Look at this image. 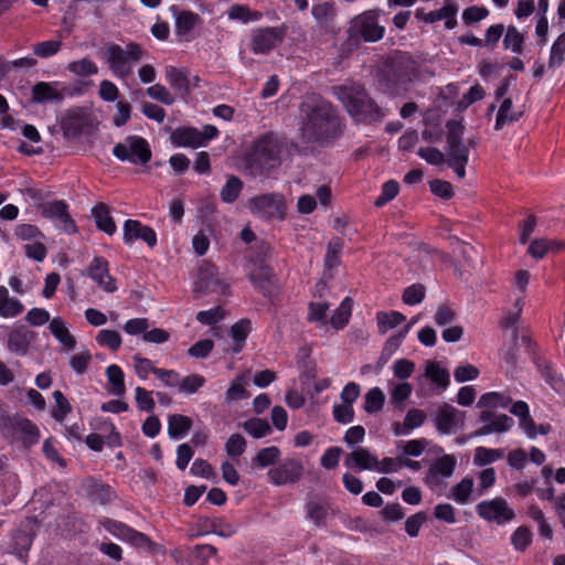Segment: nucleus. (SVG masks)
Segmentation results:
<instances>
[{"instance_id": "nucleus-16", "label": "nucleus", "mask_w": 565, "mask_h": 565, "mask_svg": "<svg viewBox=\"0 0 565 565\" xmlns=\"http://www.w3.org/2000/svg\"><path fill=\"white\" fill-rule=\"evenodd\" d=\"M63 89V82H39L31 89L32 99L38 104L47 102L61 104L65 98Z\"/></svg>"}, {"instance_id": "nucleus-20", "label": "nucleus", "mask_w": 565, "mask_h": 565, "mask_svg": "<svg viewBox=\"0 0 565 565\" xmlns=\"http://www.w3.org/2000/svg\"><path fill=\"white\" fill-rule=\"evenodd\" d=\"M100 524L108 533L119 540L127 541L136 545H141L147 540L142 533L129 527L119 521L105 519L100 521Z\"/></svg>"}, {"instance_id": "nucleus-7", "label": "nucleus", "mask_w": 565, "mask_h": 565, "mask_svg": "<svg viewBox=\"0 0 565 565\" xmlns=\"http://www.w3.org/2000/svg\"><path fill=\"white\" fill-rule=\"evenodd\" d=\"M478 516L487 522L503 526L515 518L514 509L502 497L480 501L476 505Z\"/></svg>"}, {"instance_id": "nucleus-14", "label": "nucleus", "mask_w": 565, "mask_h": 565, "mask_svg": "<svg viewBox=\"0 0 565 565\" xmlns=\"http://www.w3.org/2000/svg\"><path fill=\"white\" fill-rule=\"evenodd\" d=\"M463 419L465 413L444 404L437 409L434 422L438 431L450 435L463 426Z\"/></svg>"}, {"instance_id": "nucleus-8", "label": "nucleus", "mask_w": 565, "mask_h": 565, "mask_svg": "<svg viewBox=\"0 0 565 565\" xmlns=\"http://www.w3.org/2000/svg\"><path fill=\"white\" fill-rule=\"evenodd\" d=\"M348 33L352 39L376 42L383 38L384 28L379 24L377 14L374 11H366L352 19Z\"/></svg>"}, {"instance_id": "nucleus-5", "label": "nucleus", "mask_w": 565, "mask_h": 565, "mask_svg": "<svg viewBox=\"0 0 565 565\" xmlns=\"http://www.w3.org/2000/svg\"><path fill=\"white\" fill-rule=\"evenodd\" d=\"M247 207L255 216L271 221H282L286 216V200L280 193H264L253 196L247 202Z\"/></svg>"}, {"instance_id": "nucleus-41", "label": "nucleus", "mask_w": 565, "mask_h": 565, "mask_svg": "<svg viewBox=\"0 0 565 565\" xmlns=\"http://www.w3.org/2000/svg\"><path fill=\"white\" fill-rule=\"evenodd\" d=\"M565 60V31L554 41L550 51L548 68L556 70Z\"/></svg>"}, {"instance_id": "nucleus-9", "label": "nucleus", "mask_w": 565, "mask_h": 565, "mask_svg": "<svg viewBox=\"0 0 565 565\" xmlns=\"http://www.w3.org/2000/svg\"><path fill=\"white\" fill-rule=\"evenodd\" d=\"M41 215L68 234L76 232V225L70 212L68 204L64 200H52L39 203Z\"/></svg>"}, {"instance_id": "nucleus-55", "label": "nucleus", "mask_w": 565, "mask_h": 565, "mask_svg": "<svg viewBox=\"0 0 565 565\" xmlns=\"http://www.w3.org/2000/svg\"><path fill=\"white\" fill-rule=\"evenodd\" d=\"M246 440L241 434H233L225 443V451L228 457L237 458L244 454Z\"/></svg>"}, {"instance_id": "nucleus-50", "label": "nucleus", "mask_w": 565, "mask_h": 565, "mask_svg": "<svg viewBox=\"0 0 565 565\" xmlns=\"http://www.w3.org/2000/svg\"><path fill=\"white\" fill-rule=\"evenodd\" d=\"M523 43L524 36L514 25H509L503 39L504 49L513 53H521Z\"/></svg>"}, {"instance_id": "nucleus-36", "label": "nucleus", "mask_w": 565, "mask_h": 565, "mask_svg": "<svg viewBox=\"0 0 565 565\" xmlns=\"http://www.w3.org/2000/svg\"><path fill=\"white\" fill-rule=\"evenodd\" d=\"M352 299L350 297H345L340 306L334 310L333 315L330 318L331 326L339 330L344 328L352 315Z\"/></svg>"}, {"instance_id": "nucleus-11", "label": "nucleus", "mask_w": 565, "mask_h": 565, "mask_svg": "<svg viewBox=\"0 0 565 565\" xmlns=\"http://www.w3.org/2000/svg\"><path fill=\"white\" fill-rule=\"evenodd\" d=\"M227 288L217 268L210 263L203 262L199 268L198 278L194 282V292L199 295L221 294Z\"/></svg>"}, {"instance_id": "nucleus-56", "label": "nucleus", "mask_w": 565, "mask_h": 565, "mask_svg": "<svg viewBox=\"0 0 565 565\" xmlns=\"http://www.w3.org/2000/svg\"><path fill=\"white\" fill-rule=\"evenodd\" d=\"M134 369L137 376L141 380H146L149 374H154L158 367H154L153 362L147 358H142L138 354L132 356Z\"/></svg>"}, {"instance_id": "nucleus-38", "label": "nucleus", "mask_w": 565, "mask_h": 565, "mask_svg": "<svg viewBox=\"0 0 565 565\" xmlns=\"http://www.w3.org/2000/svg\"><path fill=\"white\" fill-rule=\"evenodd\" d=\"M227 17L230 20L239 21L246 24L248 22L259 21L262 19V13L250 10L245 4H233L227 11Z\"/></svg>"}, {"instance_id": "nucleus-64", "label": "nucleus", "mask_w": 565, "mask_h": 565, "mask_svg": "<svg viewBox=\"0 0 565 565\" xmlns=\"http://www.w3.org/2000/svg\"><path fill=\"white\" fill-rule=\"evenodd\" d=\"M399 185L396 181L390 180L382 186L381 195L375 200L376 206H383L398 194Z\"/></svg>"}, {"instance_id": "nucleus-59", "label": "nucleus", "mask_w": 565, "mask_h": 565, "mask_svg": "<svg viewBox=\"0 0 565 565\" xmlns=\"http://www.w3.org/2000/svg\"><path fill=\"white\" fill-rule=\"evenodd\" d=\"M248 396L245 390V381L243 377H236L230 387L226 391L225 399L227 403H232L234 401L243 399Z\"/></svg>"}, {"instance_id": "nucleus-21", "label": "nucleus", "mask_w": 565, "mask_h": 565, "mask_svg": "<svg viewBox=\"0 0 565 565\" xmlns=\"http://www.w3.org/2000/svg\"><path fill=\"white\" fill-rule=\"evenodd\" d=\"M34 339L35 332L24 326L17 327L8 335V349L17 355H26Z\"/></svg>"}, {"instance_id": "nucleus-39", "label": "nucleus", "mask_w": 565, "mask_h": 565, "mask_svg": "<svg viewBox=\"0 0 565 565\" xmlns=\"http://www.w3.org/2000/svg\"><path fill=\"white\" fill-rule=\"evenodd\" d=\"M250 329H252L250 321L247 319H242L232 326L231 335L235 343L234 348H233L234 353L241 352V350L243 349V347L245 344L246 338H247Z\"/></svg>"}, {"instance_id": "nucleus-52", "label": "nucleus", "mask_w": 565, "mask_h": 565, "mask_svg": "<svg viewBox=\"0 0 565 565\" xmlns=\"http://www.w3.org/2000/svg\"><path fill=\"white\" fill-rule=\"evenodd\" d=\"M280 450L276 446L260 449L254 458V463L258 468H266L274 465L280 457Z\"/></svg>"}, {"instance_id": "nucleus-24", "label": "nucleus", "mask_w": 565, "mask_h": 565, "mask_svg": "<svg viewBox=\"0 0 565 565\" xmlns=\"http://www.w3.org/2000/svg\"><path fill=\"white\" fill-rule=\"evenodd\" d=\"M49 329L53 337L61 343L66 351L75 349L76 339L70 332L68 324L60 317H55L50 321Z\"/></svg>"}, {"instance_id": "nucleus-48", "label": "nucleus", "mask_w": 565, "mask_h": 565, "mask_svg": "<svg viewBox=\"0 0 565 565\" xmlns=\"http://www.w3.org/2000/svg\"><path fill=\"white\" fill-rule=\"evenodd\" d=\"M205 384V379L199 374H191L179 379L178 388L182 394L191 395L196 393Z\"/></svg>"}, {"instance_id": "nucleus-54", "label": "nucleus", "mask_w": 565, "mask_h": 565, "mask_svg": "<svg viewBox=\"0 0 565 565\" xmlns=\"http://www.w3.org/2000/svg\"><path fill=\"white\" fill-rule=\"evenodd\" d=\"M62 42L60 40H49L36 43L33 46V53L38 57L49 58L60 52Z\"/></svg>"}, {"instance_id": "nucleus-49", "label": "nucleus", "mask_w": 565, "mask_h": 565, "mask_svg": "<svg viewBox=\"0 0 565 565\" xmlns=\"http://www.w3.org/2000/svg\"><path fill=\"white\" fill-rule=\"evenodd\" d=\"M96 342L102 347L109 348L111 351H117L122 343V339L119 332L115 330L103 329L98 331L96 335Z\"/></svg>"}, {"instance_id": "nucleus-13", "label": "nucleus", "mask_w": 565, "mask_h": 565, "mask_svg": "<svg viewBox=\"0 0 565 565\" xmlns=\"http://www.w3.org/2000/svg\"><path fill=\"white\" fill-rule=\"evenodd\" d=\"M302 473V463L297 459L290 458L269 469L267 476L270 483L280 487L297 482Z\"/></svg>"}, {"instance_id": "nucleus-33", "label": "nucleus", "mask_w": 565, "mask_h": 565, "mask_svg": "<svg viewBox=\"0 0 565 565\" xmlns=\"http://www.w3.org/2000/svg\"><path fill=\"white\" fill-rule=\"evenodd\" d=\"M271 277L270 267L263 259H255L249 265L250 281L258 288H264Z\"/></svg>"}, {"instance_id": "nucleus-28", "label": "nucleus", "mask_w": 565, "mask_h": 565, "mask_svg": "<svg viewBox=\"0 0 565 565\" xmlns=\"http://www.w3.org/2000/svg\"><path fill=\"white\" fill-rule=\"evenodd\" d=\"M24 310L22 302L10 296L4 286H0V317L4 319L15 318Z\"/></svg>"}, {"instance_id": "nucleus-2", "label": "nucleus", "mask_w": 565, "mask_h": 565, "mask_svg": "<svg viewBox=\"0 0 565 565\" xmlns=\"http://www.w3.org/2000/svg\"><path fill=\"white\" fill-rule=\"evenodd\" d=\"M334 95L345 106L348 113L358 120H376L384 116L381 108L369 98L359 84L334 87Z\"/></svg>"}, {"instance_id": "nucleus-29", "label": "nucleus", "mask_w": 565, "mask_h": 565, "mask_svg": "<svg viewBox=\"0 0 565 565\" xmlns=\"http://www.w3.org/2000/svg\"><path fill=\"white\" fill-rule=\"evenodd\" d=\"M107 386L106 390L110 395L121 397L126 393L125 374L120 366L111 364L106 367Z\"/></svg>"}, {"instance_id": "nucleus-63", "label": "nucleus", "mask_w": 565, "mask_h": 565, "mask_svg": "<svg viewBox=\"0 0 565 565\" xmlns=\"http://www.w3.org/2000/svg\"><path fill=\"white\" fill-rule=\"evenodd\" d=\"M147 95L164 105H172L174 103L173 95L161 84H156L147 88Z\"/></svg>"}, {"instance_id": "nucleus-6", "label": "nucleus", "mask_w": 565, "mask_h": 565, "mask_svg": "<svg viewBox=\"0 0 565 565\" xmlns=\"http://www.w3.org/2000/svg\"><path fill=\"white\" fill-rule=\"evenodd\" d=\"M113 154L120 161L134 164H146L151 159V150L146 139L128 136L113 149Z\"/></svg>"}, {"instance_id": "nucleus-34", "label": "nucleus", "mask_w": 565, "mask_h": 565, "mask_svg": "<svg viewBox=\"0 0 565 565\" xmlns=\"http://www.w3.org/2000/svg\"><path fill=\"white\" fill-rule=\"evenodd\" d=\"M425 376L440 390H446L449 385V373L438 362L428 361L426 363Z\"/></svg>"}, {"instance_id": "nucleus-26", "label": "nucleus", "mask_w": 565, "mask_h": 565, "mask_svg": "<svg viewBox=\"0 0 565 565\" xmlns=\"http://www.w3.org/2000/svg\"><path fill=\"white\" fill-rule=\"evenodd\" d=\"M201 135L199 129L194 127L177 128L171 134V142L177 147L199 148L201 146Z\"/></svg>"}, {"instance_id": "nucleus-47", "label": "nucleus", "mask_w": 565, "mask_h": 565, "mask_svg": "<svg viewBox=\"0 0 565 565\" xmlns=\"http://www.w3.org/2000/svg\"><path fill=\"white\" fill-rule=\"evenodd\" d=\"M388 386L391 401L396 405L403 404L412 395L413 392L412 385L403 381L398 383L390 382Z\"/></svg>"}, {"instance_id": "nucleus-40", "label": "nucleus", "mask_w": 565, "mask_h": 565, "mask_svg": "<svg viewBox=\"0 0 565 565\" xmlns=\"http://www.w3.org/2000/svg\"><path fill=\"white\" fill-rule=\"evenodd\" d=\"M166 79L170 86L178 92H189V78L185 71L175 67H168L166 71Z\"/></svg>"}, {"instance_id": "nucleus-60", "label": "nucleus", "mask_w": 565, "mask_h": 565, "mask_svg": "<svg viewBox=\"0 0 565 565\" xmlns=\"http://www.w3.org/2000/svg\"><path fill=\"white\" fill-rule=\"evenodd\" d=\"M427 447V441L424 438L420 439H412L405 443H399L397 448L402 450V452L406 456L418 457L420 456L425 448Z\"/></svg>"}, {"instance_id": "nucleus-31", "label": "nucleus", "mask_w": 565, "mask_h": 565, "mask_svg": "<svg viewBox=\"0 0 565 565\" xmlns=\"http://www.w3.org/2000/svg\"><path fill=\"white\" fill-rule=\"evenodd\" d=\"M512 402V398L507 393L488 392L480 396L477 406L484 408V411L507 408Z\"/></svg>"}, {"instance_id": "nucleus-53", "label": "nucleus", "mask_w": 565, "mask_h": 565, "mask_svg": "<svg viewBox=\"0 0 565 565\" xmlns=\"http://www.w3.org/2000/svg\"><path fill=\"white\" fill-rule=\"evenodd\" d=\"M243 428L254 438H262L271 430L269 424L262 418H252L244 423Z\"/></svg>"}, {"instance_id": "nucleus-1", "label": "nucleus", "mask_w": 565, "mask_h": 565, "mask_svg": "<svg viewBox=\"0 0 565 565\" xmlns=\"http://www.w3.org/2000/svg\"><path fill=\"white\" fill-rule=\"evenodd\" d=\"M339 126V119L327 100L309 96L300 104L299 127L306 141L329 142L338 135Z\"/></svg>"}, {"instance_id": "nucleus-61", "label": "nucleus", "mask_w": 565, "mask_h": 565, "mask_svg": "<svg viewBox=\"0 0 565 565\" xmlns=\"http://www.w3.org/2000/svg\"><path fill=\"white\" fill-rule=\"evenodd\" d=\"M329 311V305L324 301L311 302L309 305L308 319L311 322H319L323 326L327 324V313Z\"/></svg>"}, {"instance_id": "nucleus-22", "label": "nucleus", "mask_w": 565, "mask_h": 565, "mask_svg": "<svg viewBox=\"0 0 565 565\" xmlns=\"http://www.w3.org/2000/svg\"><path fill=\"white\" fill-rule=\"evenodd\" d=\"M11 426L14 435L21 438L25 446H31L39 441V429L31 420L21 417H14L11 419Z\"/></svg>"}, {"instance_id": "nucleus-3", "label": "nucleus", "mask_w": 565, "mask_h": 565, "mask_svg": "<svg viewBox=\"0 0 565 565\" xmlns=\"http://www.w3.org/2000/svg\"><path fill=\"white\" fill-rule=\"evenodd\" d=\"M143 53L141 45L136 42H129L125 46L109 43L103 50V58L111 74L124 81L134 74L135 66L141 61Z\"/></svg>"}, {"instance_id": "nucleus-42", "label": "nucleus", "mask_w": 565, "mask_h": 565, "mask_svg": "<svg viewBox=\"0 0 565 565\" xmlns=\"http://www.w3.org/2000/svg\"><path fill=\"white\" fill-rule=\"evenodd\" d=\"M84 118L77 110H70L62 120V128L68 136H77L82 132Z\"/></svg>"}, {"instance_id": "nucleus-58", "label": "nucleus", "mask_w": 565, "mask_h": 565, "mask_svg": "<svg viewBox=\"0 0 565 565\" xmlns=\"http://www.w3.org/2000/svg\"><path fill=\"white\" fill-rule=\"evenodd\" d=\"M394 377L405 382L415 371V363L407 359L395 360L392 365Z\"/></svg>"}, {"instance_id": "nucleus-46", "label": "nucleus", "mask_w": 565, "mask_h": 565, "mask_svg": "<svg viewBox=\"0 0 565 565\" xmlns=\"http://www.w3.org/2000/svg\"><path fill=\"white\" fill-rule=\"evenodd\" d=\"M519 116V114L512 110V100L510 98H505L497 114L495 129H502L505 125L518 120Z\"/></svg>"}, {"instance_id": "nucleus-10", "label": "nucleus", "mask_w": 565, "mask_h": 565, "mask_svg": "<svg viewBox=\"0 0 565 565\" xmlns=\"http://www.w3.org/2000/svg\"><path fill=\"white\" fill-rule=\"evenodd\" d=\"M285 38V28L267 26L253 30L250 49L255 54H269Z\"/></svg>"}, {"instance_id": "nucleus-44", "label": "nucleus", "mask_w": 565, "mask_h": 565, "mask_svg": "<svg viewBox=\"0 0 565 565\" xmlns=\"http://www.w3.org/2000/svg\"><path fill=\"white\" fill-rule=\"evenodd\" d=\"M66 68L76 76H93L98 73L97 64L87 57L68 63Z\"/></svg>"}, {"instance_id": "nucleus-51", "label": "nucleus", "mask_w": 565, "mask_h": 565, "mask_svg": "<svg viewBox=\"0 0 565 565\" xmlns=\"http://www.w3.org/2000/svg\"><path fill=\"white\" fill-rule=\"evenodd\" d=\"M385 396L381 388L373 387L365 394L364 411L373 414L382 409Z\"/></svg>"}, {"instance_id": "nucleus-12", "label": "nucleus", "mask_w": 565, "mask_h": 565, "mask_svg": "<svg viewBox=\"0 0 565 565\" xmlns=\"http://www.w3.org/2000/svg\"><path fill=\"white\" fill-rule=\"evenodd\" d=\"M447 128L448 163L468 162L469 152L462 141L463 126L459 121L450 120L447 122Z\"/></svg>"}, {"instance_id": "nucleus-19", "label": "nucleus", "mask_w": 565, "mask_h": 565, "mask_svg": "<svg viewBox=\"0 0 565 565\" xmlns=\"http://www.w3.org/2000/svg\"><path fill=\"white\" fill-rule=\"evenodd\" d=\"M88 276L106 292L117 290L114 278L109 275L108 263L104 258L95 257L89 267Z\"/></svg>"}, {"instance_id": "nucleus-32", "label": "nucleus", "mask_w": 565, "mask_h": 565, "mask_svg": "<svg viewBox=\"0 0 565 565\" xmlns=\"http://www.w3.org/2000/svg\"><path fill=\"white\" fill-rule=\"evenodd\" d=\"M192 420L188 416L173 414L168 418V434L173 439L184 437L191 429Z\"/></svg>"}, {"instance_id": "nucleus-43", "label": "nucleus", "mask_w": 565, "mask_h": 565, "mask_svg": "<svg viewBox=\"0 0 565 565\" xmlns=\"http://www.w3.org/2000/svg\"><path fill=\"white\" fill-rule=\"evenodd\" d=\"M243 190V182L235 175L228 177L221 190V199L225 203H233L237 200Z\"/></svg>"}, {"instance_id": "nucleus-27", "label": "nucleus", "mask_w": 565, "mask_h": 565, "mask_svg": "<svg viewBox=\"0 0 565 565\" xmlns=\"http://www.w3.org/2000/svg\"><path fill=\"white\" fill-rule=\"evenodd\" d=\"M475 491V481L470 477H465L452 486L447 498L455 501L458 504L465 505L471 502Z\"/></svg>"}, {"instance_id": "nucleus-15", "label": "nucleus", "mask_w": 565, "mask_h": 565, "mask_svg": "<svg viewBox=\"0 0 565 565\" xmlns=\"http://www.w3.org/2000/svg\"><path fill=\"white\" fill-rule=\"evenodd\" d=\"M479 420L483 423V426L476 431L477 436H486L493 433H505L514 425L513 419L508 415H495L490 411H482L479 416Z\"/></svg>"}, {"instance_id": "nucleus-4", "label": "nucleus", "mask_w": 565, "mask_h": 565, "mask_svg": "<svg viewBox=\"0 0 565 565\" xmlns=\"http://www.w3.org/2000/svg\"><path fill=\"white\" fill-rule=\"evenodd\" d=\"M281 150V139L274 132L265 134L254 141L249 164L257 166L260 173L276 168L280 164Z\"/></svg>"}, {"instance_id": "nucleus-62", "label": "nucleus", "mask_w": 565, "mask_h": 565, "mask_svg": "<svg viewBox=\"0 0 565 565\" xmlns=\"http://www.w3.org/2000/svg\"><path fill=\"white\" fill-rule=\"evenodd\" d=\"M225 311L221 307H214L209 310H202L196 313V320L205 326H212L221 321Z\"/></svg>"}, {"instance_id": "nucleus-23", "label": "nucleus", "mask_w": 565, "mask_h": 565, "mask_svg": "<svg viewBox=\"0 0 565 565\" xmlns=\"http://www.w3.org/2000/svg\"><path fill=\"white\" fill-rule=\"evenodd\" d=\"M202 19L192 11H181L175 15V33L185 41L191 39L192 31L200 26Z\"/></svg>"}, {"instance_id": "nucleus-35", "label": "nucleus", "mask_w": 565, "mask_h": 565, "mask_svg": "<svg viewBox=\"0 0 565 565\" xmlns=\"http://www.w3.org/2000/svg\"><path fill=\"white\" fill-rule=\"evenodd\" d=\"M97 227L108 235L116 232V225L113 217L109 215V210L105 204H98L92 210Z\"/></svg>"}, {"instance_id": "nucleus-57", "label": "nucleus", "mask_w": 565, "mask_h": 565, "mask_svg": "<svg viewBox=\"0 0 565 565\" xmlns=\"http://www.w3.org/2000/svg\"><path fill=\"white\" fill-rule=\"evenodd\" d=\"M532 542V533L525 526H519L511 535V544L516 551L523 552Z\"/></svg>"}, {"instance_id": "nucleus-37", "label": "nucleus", "mask_w": 565, "mask_h": 565, "mask_svg": "<svg viewBox=\"0 0 565 565\" xmlns=\"http://www.w3.org/2000/svg\"><path fill=\"white\" fill-rule=\"evenodd\" d=\"M503 456V449L479 446L475 449L473 465L477 467H484L500 460Z\"/></svg>"}, {"instance_id": "nucleus-30", "label": "nucleus", "mask_w": 565, "mask_h": 565, "mask_svg": "<svg viewBox=\"0 0 565 565\" xmlns=\"http://www.w3.org/2000/svg\"><path fill=\"white\" fill-rule=\"evenodd\" d=\"M330 511L329 503L322 500H310L306 504V515L308 520L318 527L326 525Z\"/></svg>"}, {"instance_id": "nucleus-17", "label": "nucleus", "mask_w": 565, "mask_h": 565, "mask_svg": "<svg viewBox=\"0 0 565 565\" xmlns=\"http://www.w3.org/2000/svg\"><path fill=\"white\" fill-rule=\"evenodd\" d=\"M343 463L349 469L374 471L377 456L365 447L356 446L344 457Z\"/></svg>"}, {"instance_id": "nucleus-45", "label": "nucleus", "mask_w": 565, "mask_h": 565, "mask_svg": "<svg viewBox=\"0 0 565 565\" xmlns=\"http://www.w3.org/2000/svg\"><path fill=\"white\" fill-rule=\"evenodd\" d=\"M376 320L380 332L385 333L390 329H393L404 322L405 316L398 311L380 312L377 313Z\"/></svg>"}, {"instance_id": "nucleus-25", "label": "nucleus", "mask_w": 565, "mask_h": 565, "mask_svg": "<svg viewBox=\"0 0 565 565\" xmlns=\"http://www.w3.org/2000/svg\"><path fill=\"white\" fill-rule=\"evenodd\" d=\"M457 460L451 455H444L436 459L429 469V478L438 483L443 479H448L454 475Z\"/></svg>"}, {"instance_id": "nucleus-18", "label": "nucleus", "mask_w": 565, "mask_h": 565, "mask_svg": "<svg viewBox=\"0 0 565 565\" xmlns=\"http://www.w3.org/2000/svg\"><path fill=\"white\" fill-rule=\"evenodd\" d=\"M137 239L143 241L150 247L157 244V235L151 227L142 225L139 221L127 220L124 224V242L131 245Z\"/></svg>"}]
</instances>
